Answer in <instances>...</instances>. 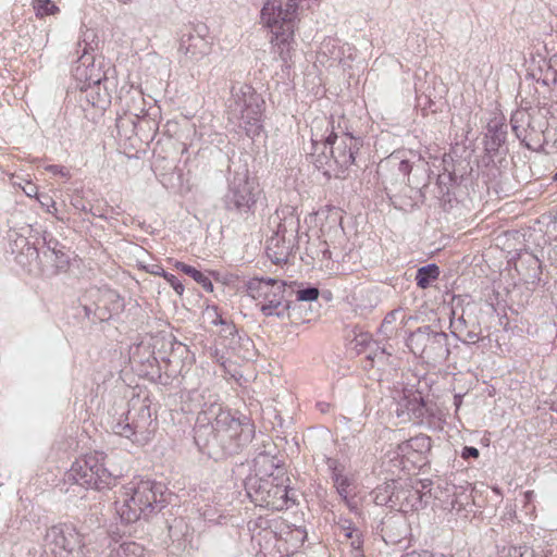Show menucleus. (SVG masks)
I'll return each instance as SVG.
<instances>
[{
	"mask_svg": "<svg viewBox=\"0 0 557 557\" xmlns=\"http://www.w3.org/2000/svg\"><path fill=\"white\" fill-rule=\"evenodd\" d=\"M206 391H193L189 401L194 404L189 410H198L195 441L197 445L216 444L225 454L233 455L248 445L255 435V426L243 416L235 417L230 410L223 409L215 395Z\"/></svg>",
	"mask_w": 557,
	"mask_h": 557,
	"instance_id": "f257e3e1",
	"label": "nucleus"
},
{
	"mask_svg": "<svg viewBox=\"0 0 557 557\" xmlns=\"http://www.w3.org/2000/svg\"><path fill=\"white\" fill-rule=\"evenodd\" d=\"M317 124L331 126L330 133L324 136L312 132L311 157L314 165L325 173L347 170L355 162V154L361 146V139L343 129L336 131L326 117L315 120ZM329 127H326V132Z\"/></svg>",
	"mask_w": 557,
	"mask_h": 557,
	"instance_id": "f03ea898",
	"label": "nucleus"
},
{
	"mask_svg": "<svg viewBox=\"0 0 557 557\" xmlns=\"http://www.w3.org/2000/svg\"><path fill=\"white\" fill-rule=\"evenodd\" d=\"M163 485L151 480L132 481L120 492L114 507L121 520L133 523L163 507Z\"/></svg>",
	"mask_w": 557,
	"mask_h": 557,
	"instance_id": "7ed1b4c3",
	"label": "nucleus"
},
{
	"mask_svg": "<svg viewBox=\"0 0 557 557\" xmlns=\"http://www.w3.org/2000/svg\"><path fill=\"white\" fill-rule=\"evenodd\" d=\"M123 470L111 465V459L103 453L94 451L76 459L67 472L69 480L98 491L111 488Z\"/></svg>",
	"mask_w": 557,
	"mask_h": 557,
	"instance_id": "20e7f679",
	"label": "nucleus"
},
{
	"mask_svg": "<svg viewBox=\"0 0 557 557\" xmlns=\"http://www.w3.org/2000/svg\"><path fill=\"white\" fill-rule=\"evenodd\" d=\"M263 100L252 86L234 83L227 109L230 119L238 120L248 136H256L261 128Z\"/></svg>",
	"mask_w": 557,
	"mask_h": 557,
	"instance_id": "39448f33",
	"label": "nucleus"
},
{
	"mask_svg": "<svg viewBox=\"0 0 557 557\" xmlns=\"http://www.w3.org/2000/svg\"><path fill=\"white\" fill-rule=\"evenodd\" d=\"M247 294L257 301L264 317L284 319L288 317L290 301L286 283L272 277H252L246 283Z\"/></svg>",
	"mask_w": 557,
	"mask_h": 557,
	"instance_id": "423d86ee",
	"label": "nucleus"
},
{
	"mask_svg": "<svg viewBox=\"0 0 557 557\" xmlns=\"http://www.w3.org/2000/svg\"><path fill=\"white\" fill-rule=\"evenodd\" d=\"M152 424L150 406L146 400L136 399L131 401L125 418L112 425V431L134 444L145 445L153 432Z\"/></svg>",
	"mask_w": 557,
	"mask_h": 557,
	"instance_id": "0eeeda50",
	"label": "nucleus"
},
{
	"mask_svg": "<svg viewBox=\"0 0 557 557\" xmlns=\"http://www.w3.org/2000/svg\"><path fill=\"white\" fill-rule=\"evenodd\" d=\"M407 346L413 355L433 366L446 361L450 354L448 335L432 330L430 325L412 332L407 339Z\"/></svg>",
	"mask_w": 557,
	"mask_h": 557,
	"instance_id": "6e6552de",
	"label": "nucleus"
},
{
	"mask_svg": "<svg viewBox=\"0 0 557 557\" xmlns=\"http://www.w3.org/2000/svg\"><path fill=\"white\" fill-rule=\"evenodd\" d=\"M297 9V0H267L261 10L262 22L283 45L293 39Z\"/></svg>",
	"mask_w": 557,
	"mask_h": 557,
	"instance_id": "1a4fd4ad",
	"label": "nucleus"
},
{
	"mask_svg": "<svg viewBox=\"0 0 557 557\" xmlns=\"http://www.w3.org/2000/svg\"><path fill=\"white\" fill-rule=\"evenodd\" d=\"M277 478L268 475L267 478H253L247 483V493L256 506L271 510H283L287 508L288 496L287 486L277 483Z\"/></svg>",
	"mask_w": 557,
	"mask_h": 557,
	"instance_id": "9d476101",
	"label": "nucleus"
},
{
	"mask_svg": "<svg viewBox=\"0 0 557 557\" xmlns=\"http://www.w3.org/2000/svg\"><path fill=\"white\" fill-rule=\"evenodd\" d=\"M259 186L255 178L249 176L246 168L236 171L230 181L225 195L227 210L246 213L256 205Z\"/></svg>",
	"mask_w": 557,
	"mask_h": 557,
	"instance_id": "9b49d317",
	"label": "nucleus"
},
{
	"mask_svg": "<svg viewBox=\"0 0 557 557\" xmlns=\"http://www.w3.org/2000/svg\"><path fill=\"white\" fill-rule=\"evenodd\" d=\"M45 543L55 557H88L85 552L84 536L70 524L49 528Z\"/></svg>",
	"mask_w": 557,
	"mask_h": 557,
	"instance_id": "f8f14e48",
	"label": "nucleus"
},
{
	"mask_svg": "<svg viewBox=\"0 0 557 557\" xmlns=\"http://www.w3.org/2000/svg\"><path fill=\"white\" fill-rule=\"evenodd\" d=\"M208 32V27L205 24H197L183 33L178 47V52L181 53L180 62L183 66L191 69L210 54L212 44L207 38Z\"/></svg>",
	"mask_w": 557,
	"mask_h": 557,
	"instance_id": "ddd939ff",
	"label": "nucleus"
},
{
	"mask_svg": "<svg viewBox=\"0 0 557 557\" xmlns=\"http://www.w3.org/2000/svg\"><path fill=\"white\" fill-rule=\"evenodd\" d=\"M83 308L87 318L108 321L124 308L120 295L110 288H89L84 296Z\"/></svg>",
	"mask_w": 557,
	"mask_h": 557,
	"instance_id": "4468645a",
	"label": "nucleus"
},
{
	"mask_svg": "<svg viewBox=\"0 0 557 557\" xmlns=\"http://www.w3.org/2000/svg\"><path fill=\"white\" fill-rule=\"evenodd\" d=\"M270 227L273 232L287 238V242L298 243L299 218L296 209L290 206H282L269 218Z\"/></svg>",
	"mask_w": 557,
	"mask_h": 557,
	"instance_id": "2eb2a0df",
	"label": "nucleus"
},
{
	"mask_svg": "<svg viewBox=\"0 0 557 557\" xmlns=\"http://www.w3.org/2000/svg\"><path fill=\"white\" fill-rule=\"evenodd\" d=\"M429 412L428 405L419 393L404 396L397 404V417L404 421L421 424Z\"/></svg>",
	"mask_w": 557,
	"mask_h": 557,
	"instance_id": "dca6fc26",
	"label": "nucleus"
},
{
	"mask_svg": "<svg viewBox=\"0 0 557 557\" xmlns=\"http://www.w3.org/2000/svg\"><path fill=\"white\" fill-rule=\"evenodd\" d=\"M431 448V437L425 434H419L398 444L396 454L404 459L418 463L425 460Z\"/></svg>",
	"mask_w": 557,
	"mask_h": 557,
	"instance_id": "f3484780",
	"label": "nucleus"
},
{
	"mask_svg": "<svg viewBox=\"0 0 557 557\" xmlns=\"http://www.w3.org/2000/svg\"><path fill=\"white\" fill-rule=\"evenodd\" d=\"M411 171L410 162L404 157V152L396 151L382 160L377 165V172L385 178L394 182H404Z\"/></svg>",
	"mask_w": 557,
	"mask_h": 557,
	"instance_id": "a211bd4d",
	"label": "nucleus"
},
{
	"mask_svg": "<svg viewBox=\"0 0 557 557\" xmlns=\"http://www.w3.org/2000/svg\"><path fill=\"white\" fill-rule=\"evenodd\" d=\"M296 246V242H287L283 235L273 232V235L267 240V256L275 264L285 263Z\"/></svg>",
	"mask_w": 557,
	"mask_h": 557,
	"instance_id": "6ab92c4d",
	"label": "nucleus"
},
{
	"mask_svg": "<svg viewBox=\"0 0 557 557\" xmlns=\"http://www.w3.org/2000/svg\"><path fill=\"white\" fill-rule=\"evenodd\" d=\"M248 530L251 533V540L256 542L260 548L268 547L276 537V533L272 529L271 520L264 517L250 520L248 522Z\"/></svg>",
	"mask_w": 557,
	"mask_h": 557,
	"instance_id": "aec40b11",
	"label": "nucleus"
},
{
	"mask_svg": "<svg viewBox=\"0 0 557 557\" xmlns=\"http://www.w3.org/2000/svg\"><path fill=\"white\" fill-rule=\"evenodd\" d=\"M106 557H148L146 548L134 541H114L108 546Z\"/></svg>",
	"mask_w": 557,
	"mask_h": 557,
	"instance_id": "412c9836",
	"label": "nucleus"
},
{
	"mask_svg": "<svg viewBox=\"0 0 557 557\" xmlns=\"http://www.w3.org/2000/svg\"><path fill=\"white\" fill-rule=\"evenodd\" d=\"M510 123L516 136L523 141L527 140L529 136V129L530 135L532 134V132H534V126L532 125L531 116L527 111H516L511 115Z\"/></svg>",
	"mask_w": 557,
	"mask_h": 557,
	"instance_id": "4be33fe9",
	"label": "nucleus"
},
{
	"mask_svg": "<svg viewBox=\"0 0 557 557\" xmlns=\"http://www.w3.org/2000/svg\"><path fill=\"white\" fill-rule=\"evenodd\" d=\"M396 498L400 504H391V506H399L401 511L418 510L422 507L419 491L414 488H404L397 492Z\"/></svg>",
	"mask_w": 557,
	"mask_h": 557,
	"instance_id": "5701e85b",
	"label": "nucleus"
},
{
	"mask_svg": "<svg viewBox=\"0 0 557 557\" xmlns=\"http://www.w3.org/2000/svg\"><path fill=\"white\" fill-rule=\"evenodd\" d=\"M144 102V95L139 89H129L125 95L126 112L135 117L145 113Z\"/></svg>",
	"mask_w": 557,
	"mask_h": 557,
	"instance_id": "b1692460",
	"label": "nucleus"
},
{
	"mask_svg": "<svg viewBox=\"0 0 557 557\" xmlns=\"http://www.w3.org/2000/svg\"><path fill=\"white\" fill-rule=\"evenodd\" d=\"M440 276V268L435 263H429L417 270L416 282L417 286L425 289L432 282L436 281Z\"/></svg>",
	"mask_w": 557,
	"mask_h": 557,
	"instance_id": "393cba45",
	"label": "nucleus"
},
{
	"mask_svg": "<svg viewBox=\"0 0 557 557\" xmlns=\"http://www.w3.org/2000/svg\"><path fill=\"white\" fill-rule=\"evenodd\" d=\"M175 268L177 270L182 271L183 273H185L186 275L193 277L199 285L202 286V288L205 290H207V292L213 290V284H212L211 280L209 278V276L203 274L196 268L185 264L184 262H180V261H177L175 263Z\"/></svg>",
	"mask_w": 557,
	"mask_h": 557,
	"instance_id": "a878e982",
	"label": "nucleus"
},
{
	"mask_svg": "<svg viewBox=\"0 0 557 557\" xmlns=\"http://www.w3.org/2000/svg\"><path fill=\"white\" fill-rule=\"evenodd\" d=\"M332 481L337 494L342 497V499L349 508H352V502L351 499H349V487L351 485V480L344 473H335L334 475H332Z\"/></svg>",
	"mask_w": 557,
	"mask_h": 557,
	"instance_id": "bb28decb",
	"label": "nucleus"
},
{
	"mask_svg": "<svg viewBox=\"0 0 557 557\" xmlns=\"http://www.w3.org/2000/svg\"><path fill=\"white\" fill-rule=\"evenodd\" d=\"M187 525L182 518H175L169 525V536L172 541H180L184 537Z\"/></svg>",
	"mask_w": 557,
	"mask_h": 557,
	"instance_id": "cd10ccee",
	"label": "nucleus"
},
{
	"mask_svg": "<svg viewBox=\"0 0 557 557\" xmlns=\"http://www.w3.org/2000/svg\"><path fill=\"white\" fill-rule=\"evenodd\" d=\"M35 9L37 16L50 15L59 11V8L51 0H38Z\"/></svg>",
	"mask_w": 557,
	"mask_h": 557,
	"instance_id": "c85d7f7f",
	"label": "nucleus"
},
{
	"mask_svg": "<svg viewBox=\"0 0 557 557\" xmlns=\"http://www.w3.org/2000/svg\"><path fill=\"white\" fill-rule=\"evenodd\" d=\"M397 492H395V486L393 484H385L379 488L376 495V502L379 505H386L388 500L392 499L393 496H396Z\"/></svg>",
	"mask_w": 557,
	"mask_h": 557,
	"instance_id": "c756f323",
	"label": "nucleus"
},
{
	"mask_svg": "<svg viewBox=\"0 0 557 557\" xmlns=\"http://www.w3.org/2000/svg\"><path fill=\"white\" fill-rule=\"evenodd\" d=\"M320 295L319 288L309 286L296 292V299L298 301H313L317 300Z\"/></svg>",
	"mask_w": 557,
	"mask_h": 557,
	"instance_id": "7c9ffc66",
	"label": "nucleus"
},
{
	"mask_svg": "<svg viewBox=\"0 0 557 557\" xmlns=\"http://www.w3.org/2000/svg\"><path fill=\"white\" fill-rule=\"evenodd\" d=\"M271 41L275 42L274 45L277 48V50L275 52L278 53L280 58L284 62H286L290 58L289 50H290V41H292V39H288L287 44L283 45V42L280 39L276 38V36L272 35Z\"/></svg>",
	"mask_w": 557,
	"mask_h": 557,
	"instance_id": "2f4dec72",
	"label": "nucleus"
},
{
	"mask_svg": "<svg viewBox=\"0 0 557 557\" xmlns=\"http://www.w3.org/2000/svg\"><path fill=\"white\" fill-rule=\"evenodd\" d=\"M163 277L166 280V282L173 287V289L178 295H182L184 293L183 284L181 283V281L174 274H171V273L166 272V274H164Z\"/></svg>",
	"mask_w": 557,
	"mask_h": 557,
	"instance_id": "473e14b6",
	"label": "nucleus"
},
{
	"mask_svg": "<svg viewBox=\"0 0 557 557\" xmlns=\"http://www.w3.org/2000/svg\"><path fill=\"white\" fill-rule=\"evenodd\" d=\"M325 462H326L327 469L331 471V476L334 475L335 473H343L344 469L339 465L338 460L331 458V457H326Z\"/></svg>",
	"mask_w": 557,
	"mask_h": 557,
	"instance_id": "72a5a7b5",
	"label": "nucleus"
},
{
	"mask_svg": "<svg viewBox=\"0 0 557 557\" xmlns=\"http://www.w3.org/2000/svg\"><path fill=\"white\" fill-rule=\"evenodd\" d=\"M44 239L47 248L51 250V252L54 253L57 258L59 257V253L63 256V252L59 249L60 244L57 239H54L53 237H44Z\"/></svg>",
	"mask_w": 557,
	"mask_h": 557,
	"instance_id": "f704fd0d",
	"label": "nucleus"
},
{
	"mask_svg": "<svg viewBox=\"0 0 557 557\" xmlns=\"http://www.w3.org/2000/svg\"><path fill=\"white\" fill-rule=\"evenodd\" d=\"M398 522H400V523L403 524V522H401V521H396V520H393L392 518H389V519H387L386 521H384V522H383V529H382V532L384 533V534H383V539H384L385 541H387V539H386V537H389V540H391L392 542H396V541H397L396 539L392 537V536L387 533V530H388L389 528H392V527L397 525V524H398Z\"/></svg>",
	"mask_w": 557,
	"mask_h": 557,
	"instance_id": "c9c22d12",
	"label": "nucleus"
},
{
	"mask_svg": "<svg viewBox=\"0 0 557 557\" xmlns=\"http://www.w3.org/2000/svg\"><path fill=\"white\" fill-rule=\"evenodd\" d=\"M38 201L40 205L46 208L47 212H50V208H53L55 210V202L54 200L48 196V195H38L37 196Z\"/></svg>",
	"mask_w": 557,
	"mask_h": 557,
	"instance_id": "e433bc0d",
	"label": "nucleus"
},
{
	"mask_svg": "<svg viewBox=\"0 0 557 557\" xmlns=\"http://www.w3.org/2000/svg\"><path fill=\"white\" fill-rule=\"evenodd\" d=\"M529 548L527 546H510L508 548V555L510 557H525Z\"/></svg>",
	"mask_w": 557,
	"mask_h": 557,
	"instance_id": "4c0bfd02",
	"label": "nucleus"
},
{
	"mask_svg": "<svg viewBox=\"0 0 557 557\" xmlns=\"http://www.w3.org/2000/svg\"><path fill=\"white\" fill-rule=\"evenodd\" d=\"M46 170L53 175H61L63 177L69 176V171L62 165H48Z\"/></svg>",
	"mask_w": 557,
	"mask_h": 557,
	"instance_id": "58836bf2",
	"label": "nucleus"
},
{
	"mask_svg": "<svg viewBox=\"0 0 557 557\" xmlns=\"http://www.w3.org/2000/svg\"><path fill=\"white\" fill-rule=\"evenodd\" d=\"M479 455V449L472 446H465L461 451V457L463 459L478 458Z\"/></svg>",
	"mask_w": 557,
	"mask_h": 557,
	"instance_id": "ea45409f",
	"label": "nucleus"
},
{
	"mask_svg": "<svg viewBox=\"0 0 557 557\" xmlns=\"http://www.w3.org/2000/svg\"><path fill=\"white\" fill-rule=\"evenodd\" d=\"M23 191L27 197H36L38 196V188L32 182H26L24 186H22Z\"/></svg>",
	"mask_w": 557,
	"mask_h": 557,
	"instance_id": "a19ab883",
	"label": "nucleus"
},
{
	"mask_svg": "<svg viewBox=\"0 0 557 557\" xmlns=\"http://www.w3.org/2000/svg\"><path fill=\"white\" fill-rule=\"evenodd\" d=\"M344 530L346 531V533H345L346 537H349V539H352V540H354V537H356L358 545L360 544L359 531L357 529H355V528H351V523H349L348 527H344Z\"/></svg>",
	"mask_w": 557,
	"mask_h": 557,
	"instance_id": "79ce46f5",
	"label": "nucleus"
},
{
	"mask_svg": "<svg viewBox=\"0 0 557 557\" xmlns=\"http://www.w3.org/2000/svg\"><path fill=\"white\" fill-rule=\"evenodd\" d=\"M399 313V311H392L389 312L383 320V323L381 325V329L382 330H387L388 325L393 323V321L395 320L396 318V314Z\"/></svg>",
	"mask_w": 557,
	"mask_h": 557,
	"instance_id": "37998d69",
	"label": "nucleus"
},
{
	"mask_svg": "<svg viewBox=\"0 0 557 557\" xmlns=\"http://www.w3.org/2000/svg\"><path fill=\"white\" fill-rule=\"evenodd\" d=\"M147 271L151 274L159 275V276H164V274H166L164 269L158 264L151 265V268L147 269Z\"/></svg>",
	"mask_w": 557,
	"mask_h": 557,
	"instance_id": "c03bdc74",
	"label": "nucleus"
},
{
	"mask_svg": "<svg viewBox=\"0 0 557 557\" xmlns=\"http://www.w3.org/2000/svg\"><path fill=\"white\" fill-rule=\"evenodd\" d=\"M72 206H73L76 210H81V211L87 212V208L85 207V205H84L83 200H82V199H79V198L73 199V200H72Z\"/></svg>",
	"mask_w": 557,
	"mask_h": 557,
	"instance_id": "a18cd8bd",
	"label": "nucleus"
},
{
	"mask_svg": "<svg viewBox=\"0 0 557 557\" xmlns=\"http://www.w3.org/2000/svg\"><path fill=\"white\" fill-rule=\"evenodd\" d=\"M84 48H83V54L79 58V61L83 63V65H86L89 63V58H87V50H88V44L86 42V38L84 39Z\"/></svg>",
	"mask_w": 557,
	"mask_h": 557,
	"instance_id": "49530a36",
	"label": "nucleus"
},
{
	"mask_svg": "<svg viewBox=\"0 0 557 557\" xmlns=\"http://www.w3.org/2000/svg\"><path fill=\"white\" fill-rule=\"evenodd\" d=\"M256 463L259 465L260 462H267V461H270L271 462V468H274L275 465H274V461L273 459H270L268 455H262L260 454L257 458H256Z\"/></svg>",
	"mask_w": 557,
	"mask_h": 557,
	"instance_id": "de8ad7c7",
	"label": "nucleus"
},
{
	"mask_svg": "<svg viewBox=\"0 0 557 557\" xmlns=\"http://www.w3.org/2000/svg\"><path fill=\"white\" fill-rule=\"evenodd\" d=\"M401 557H433V556L429 552L424 550L422 553L411 552Z\"/></svg>",
	"mask_w": 557,
	"mask_h": 557,
	"instance_id": "09e8293b",
	"label": "nucleus"
},
{
	"mask_svg": "<svg viewBox=\"0 0 557 557\" xmlns=\"http://www.w3.org/2000/svg\"><path fill=\"white\" fill-rule=\"evenodd\" d=\"M368 334H361L359 338H357V345H370L371 341H368Z\"/></svg>",
	"mask_w": 557,
	"mask_h": 557,
	"instance_id": "8fccbe9b",
	"label": "nucleus"
},
{
	"mask_svg": "<svg viewBox=\"0 0 557 557\" xmlns=\"http://www.w3.org/2000/svg\"><path fill=\"white\" fill-rule=\"evenodd\" d=\"M212 312L215 315V318L212 320V323H214V324H225V321L218 314L216 308H212Z\"/></svg>",
	"mask_w": 557,
	"mask_h": 557,
	"instance_id": "3c124183",
	"label": "nucleus"
},
{
	"mask_svg": "<svg viewBox=\"0 0 557 557\" xmlns=\"http://www.w3.org/2000/svg\"><path fill=\"white\" fill-rule=\"evenodd\" d=\"M318 406H319L321 412L329 411L330 405L327 403H320V404H318Z\"/></svg>",
	"mask_w": 557,
	"mask_h": 557,
	"instance_id": "603ef678",
	"label": "nucleus"
},
{
	"mask_svg": "<svg viewBox=\"0 0 557 557\" xmlns=\"http://www.w3.org/2000/svg\"><path fill=\"white\" fill-rule=\"evenodd\" d=\"M49 213L53 214L58 220L64 221L63 216L58 215V210L57 209L54 210L53 208H50V212Z\"/></svg>",
	"mask_w": 557,
	"mask_h": 557,
	"instance_id": "864d4df0",
	"label": "nucleus"
},
{
	"mask_svg": "<svg viewBox=\"0 0 557 557\" xmlns=\"http://www.w3.org/2000/svg\"><path fill=\"white\" fill-rule=\"evenodd\" d=\"M87 81L89 82L88 84H99L100 83V78H92V77H87Z\"/></svg>",
	"mask_w": 557,
	"mask_h": 557,
	"instance_id": "5fc2aeb1",
	"label": "nucleus"
},
{
	"mask_svg": "<svg viewBox=\"0 0 557 557\" xmlns=\"http://www.w3.org/2000/svg\"><path fill=\"white\" fill-rule=\"evenodd\" d=\"M470 339L475 341V335L469 334Z\"/></svg>",
	"mask_w": 557,
	"mask_h": 557,
	"instance_id": "6e6d98bb",
	"label": "nucleus"
},
{
	"mask_svg": "<svg viewBox=\"0 0 557 557\" xmlns=\"http://www.w3.org/2000/svg\"><path fill=\"white\" fill-rule=\"evenodd\" d=\"M296 532H297L298 534H300V535H304V531H302V530H299V529H298V530H296Z\"/></svg>",
	"mask_w": 557,
	"mask_h": 557,
	"instance_id": "4d7b16f0",
	"label": "nucleus"
},
{
	"mask_svg": "<svg viewBox=\"0 0 557 557\" xmlns=\"http://www.w3.org/2000/svg\"><path fill=\"white\" fill-rule=\"evenodd\" d=\"M554 181H557V172L554 175Z\"/></svg>",
	"mask_w": 557,
	"mask_h": 557,
	"instance_id": "13d9d810",
	"label": "nucleus"
},
{
	"mask_svg": "<svg viewBox=\"0 0 557 557\" xmlns=\"http://www.w3.org/2000/svg\"><path fill=\"white\" fill-rule=\"evenodd\" d=\"M380 354H381V355H384V354H385V350H384V349H381Z\"/></svg>",
	"mask_w": 557,
	"mask_h": 557,
	"instance_id": "bf43d9fd",
	"label": "nucleus"
},
{
	"mask_svg": "<svg viewBox=\"0 0 557 557\" xmlns=\"http://www.w3.org/2000/svg\"><path fill=\"white\" fill-rule=\"evenodd\" d=\"M34 2H36V4L38 3V0H34Z\"/></svg>",
	"mask_w": 557,
	"mask_h": 557,
	"instance_id": "052dcab7",
	"label": "nucleus"
}]
</instances>
